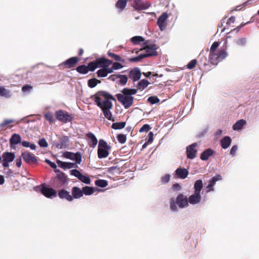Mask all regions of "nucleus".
<instances>
[{
  "label": "nucleus",
  "instance_id": "nucleus-10",
  "mask_svg": "<svg viewBox=\"0 0 259 259\" xmlns=\"http://www.w3.org/2000/svg\"><path fill=\"white\" fill-rule=\"evenodd\" d=\"M79 61L76 57L70 58L63 62L60 65H64L65 68L69 69L74 67Z\"/></svg>",
  "mask_w": 259,
  "mask_h": 259
},
{
  "label": "nucleus",
  "instance_id": "nucleus-17",
  "mask_svg": "<svg viewBox=\"0 0 259 259\" xmlns=\"http://www.w3.org/2000/svg\"><path fill=\"white\" fill-rule=\"evenodd\" d=\"M188 200V203L189 202L191 204H196L199 203L201 200L200 194L194 193V194L189 196Z\"/></svg>",
  "mask_w": 259,
  "mask_h": 259
},
{
  "label": "nucleus",
  "instance_id": "nucleus-34",
  "mask_svg": "<svg viewBox=\"0 0 259 259\" xmlns=\"http://www.w3.org/2000/svg\"><path fill=\"white\" fill-rule=\"evenodd\" d=\"M125 122H115L112 124L111 127L114 130H120L124 127Z\"/></svg>",
  "mask_w": 259,
  "mask_h": 259
},
{
  "label": "nucleus",
  "instance_id": "nucleus-12",
  "mask_svg": "<svg viewBox=\"0 0 259 259\" xmlns=\"http://www.w3.org/2000/svg\"><path fill=\"white\" fill-rule=\"evenodd\" d=\"M168 18V15L166 13H163L157 20V24L161 31L164 30L166 27V20Z\"/></svg>",
  "mask_w": 259,
  "mask_h": 259
},
{
  "label": "nucleus",
  "instance_id": "nucleus-51",
  "mask_svg": "<svg viewBox=\"0 0 259 259\" xmlns=\"http://www.w3.org/2000/svg\"><path fill=\"white\" fill-rule=\"evenodd\" d=\"M148 101L151 104H154L159 102V99L156 96H151L148 98Z\"/></svg>",
  "mask_w": 259,
  "mask_h": 259
},
{
  "label": "nucleus",
  "instance_id": "nucleus-41",
  "mask_svg": "<svg viewBox=\"0 0 259 259\" xmlns=\"http://www.w3.org/2000/svg\"><path fill=\"white\" fill-rule=\"evenodd\" d=\"M95 185L101 188H104L108 185V182L104 180H97L95 181Z\"/></svg>",
  "mask_w": 259,
  "mask_h": 259
},
{
  "label": "nucleus",
  "instance_id": "nucleus-35",
  "mask_svg": "<svg viewBox=\"0 0 259 259\" xmlns=\"http://www.w3.org/2000/svg\"><path fill=\"white\" fill-rule=\"evenodd\" d=\"M76 70L80 74H87L88 72L87 67L85 65H79L76 67Z\"/></svg>",
  "mask_w": 259,
  "mask_h": 259
},
{
  "label": "nucleus",
  "instance_id": "nucleus-33",
  "mask_svg": "<svg viewBox=\"0 0 259 259\" xmlns=\"http://www.w3.org/2000/svg\"><path fill=\"white\" fill-rule=\"evenodd\" d=\"M107 55L110 58L113 59L116 61H119L121 62H124V60L122 58H121L119 55H117L113 53H112L110 51H108L107 53Z\"/></svg>",
  "mask_w": 259,
  "mask_h": 259
},
{
  "label": "nucleus",
  "instance_id": "nucleus-53",
  "mask_svg": "<svg viewBox=\"0 0 259 259\" xmlns=\"http://www.w3.org/2000/svg\"><path fill=\"white\" fill-rule=\"evenodd\" d=\"M151 129V127L149 124H145L143 125L142 127H141V128L139 130V132L140 133L142 132H147Z\"/></svg>",
  "mask_w": 259,
  "mask_h": 259
},
{
  "label": "nucleus",
  "instance_id": "nucleus-21",
  "mask_svg": "<svg viewBox=\"0 0 259 259\" xmlns=\"http://www.w3.org/2000/svg\"><path fill=\"white\" fill-rule=\"evenodd\" d=\"M21 136L19 134H14L10 139V144L12 147L13 145H16L21 143Z\"/></svg>",
  "mask_w": 259,
  "mask_h": 259
},
{
  "label": "nucleus",
  "instance_id": "nucleus-43",
  "mask_svg": "<svg viewBox=\"0 0 259 259\" xmlns=\"http://www.w3.org/2000/svg\"><path fill=\"white\" fill-rule=\"evenodd\" d=\"M97 75L98 77H105L107 76L106 70L104 67L98 70L97 71Z\"/></svg>",
  "mask_w": 259,
  "mask_h": 259
},
{
  "label": "nucleus",
  "instance_id": "nucleus-47",
  "mask_svg": "<svg viewBox=\"0 0 259 259\" xmlns=\"http://www.w3.org/2000/svg\"><path fill=\"white\" fill-rule=\"evenodd\" d=\"M118 141L121 144H124L126 141V135L124 134H119L117 136Z\"/></svg>",
  "mask_w": 259,
  "mask_h": 259
},
{
  "label": "nucleus",
  "instance_id": "nucleus-42",
  "mask_svg": "<svg viewBox=\"0 0 259 259\" xmlns=\"http://www.w3.org/2000/svg\"><path fill=\"white\" fill-rule=\"evenodd\" d=\"M218 56L220 59V61L225 59L228 55V54L225 49H222L218 52Z\"/></svg>",
  "mask_w": 259,
  "mask_h": 259
},
{
  "label": "nucleus",
  "instance_id": "nucleus-16",
  "mask_svg": "<svg viewBox=\"0 0 259 259\" xmlns=\"http://www.w3.org/2000/svg\"><path fill=\"white\" fill-rule=\"evenodd\" d=\"M175 173L177 176V178L184 179L187 177L189 171L186 168L179 167L175 171Z\"/></svg>",
  "mask_w": 259,
  "mask_h": 259
},
{
  "label": "nucleus",
  "instance_id": "nucleus-9",
  "mask_svg": "<svg viewBox=\"0 0 259 259\" xmlns=\"http://www.w3.org/2000/svg\"><path fill=\"white\" fill-rule=\"evenodd\" d=\"M150 6V4L148 2L144 3L141 0H135L133 4V7L137 10H146Z\"/></svg>",
  "mask_w": 259,
  "mask_h": 259
},
{
  "label": "nucleus",
  "instance_id": "nucleus-56",
  "mask_svg": "<svg viewBox=\"0 0 259 259\" xmlns=\"http://www.w3.org/2000/svg\"><path fill=\"white\" fill-rule=\"evenodd\" d=\"M170 176L169 174H166L161 178V182L163 184L167 183L170 180Z\"/></svg>",
  "mask_w": 259,
  "mask_h": 259
},
{
  "label": "nucleus",
  "instance_id": "nucleus-62",
  "mask_svg": "<svg viewBox=\"0 0 259 259\" xmlns=\"http://www.w3.org/2000/svg\"><path fill=\"white\" fill-rule=\"evenodd\" d=\"M109 65H108V64H106V65L105 66H104L105 69L106 70V73H107V75L108 74H109V73H112L113 72V70H114L113 67H112V68H109Z\"/></svg>",
  "mask_w": 259,
  "mask_h": 259
},
{
  "label": "nucleus",
  "instance_id": "nucleus-15",
  "mask_svg": "<svg viewBox=\"0 0 259 259\" xmlns=\"http://www.w3.org/2000/svg\"><path fill=\"white\" fill-rule=\"evenodd\" d=\"M58 195L61 199H66L68 201L73 200V197L70 194V193L65 189H61L59 191Z\"/></svg>",
  "mask_w": 259,
  "mask_h": 259
},
{
  "label": "nucleus",
  "instance_id": "nucleus-50",
  "mask_svg": "<svg viewBox=\"0 0 259 259\" xmlns=\"http://www.w3.org/2000/svg\"><path fill=\"white\" fill-rule=\"evenodd\" d=\"M197 61L196 59L191 60L187 65V67L189 69H192L195 68L197 64Z\"/></svg>",
  "mask_w": 259,
  "mask_h": 259
},
{
  "label": "nucleus",
  "instance_id": "nucleus-23",
  "mask_svg": "<svg viewBox=\"0 0 259 259\" xmlns=\"http://www.w3.org/2000/svg\"><path fill=\"white\" fill-rule=\"evenodd\" d=\"M86 137L91 140L92 143V144L90 142L89 143L90 146L95 148L98 143V140L96 136L92 133L89 132L86 134Z\"/></svg>",
  "mask_w": 259,
  "mask_h": 259
},
{
  "label": "nucleus",
  "instance_id": "nucleus-64",
  "mask_svg": "<svg viewBox=\"0 0 259 259\" xmlns=\"http://www.w3.org/2000/svg\"><path fill=\"white\" fill-rule=\"evenodd\" d=\"M45 161L47 163L49 164V165L52 168H56L57 167V166H56V164L54 162H53L51 161L50 160H49L48 159H46Z\"/></svg>",
  "mask_w": 259,
  "mask_h": 259
},
{
  "label": "nucleus",
  "instance_id": "nucleus-63",
  "mask_svg": "<svg viewBox=\"0 0 259 259\" xmlns=\"http://www.w3.org/2000/svg\"><path fill=\"white\" fill-rule=\"evenodd\" d=\"M237 146L236 145H234L233 146H232V147L231 148V150H230V154L233 155V156H234L235 155V153L237 150Z\"/></svg>",
  "mask_w": 259,
  "mask_h": 259
},
{
  "label": "nucleus",
  "instance_id": "nucleus-8",
  "mask_svg": "<svg viewBox=\"0 0 259 259\" xmlns=\"http://www.w3.org/2000/svg\"><path fill=\"white\" fill-rule=\"evenodd\" d=\"M176 203L180 208H184L188 206V200L183 194H179L176 198Z\"/></svg>",
  "mask_w": 259,
  "mask_h": 259
},
{
  "label": "nucleus",
  "instance_id": "nucleus-59",
  "mask_svg": "<svg viewBox=\"0 0 259 259\" xmlns=\"http://www.w3.org/2000/svg\"><path fill=\"white\" fill-rule=\"evenodd\" d=\"M176 201L175 202L174 200H171L170 203V208L172 211H176L177 210V207L176 206Z\"/></svg>",
  "mask_w": 259,
  "mask_h": 259
},
{
  "label": "nucleus",
  "instance_id": "nucleus-19",
  "mask_svg": "<svg viewBox=\"0 0 259 259\" xmlns=\"http://www.w3.org/2000/svg\"><path fill=\"white\" fill-rule=\"evenodd\" d=\"M72 197L73 199H78L82 197V191L79 187L74 186L72 188Z\"/></svg>",
  "mask_w": 259,
  "mask_h": 259
},
{
  "label": "nucleus",
  "instance_id": "nucleus-36",
  "mask_svg": "<svg viewBox=\"0 0 259 259\" xmlns=\"http://www.w3.org/2000/svg\"><path fill=\"white\" fill-rule=\"evenodd\" d=\"M0 96L6 98H9L11 96L10 92L4 87L0 86Z\"/></svg>",
  "mask_w": 259,
  "mask_h": 259
},
{
  "label": "nucleus",
  "instance_id": "nucleus-29",
  "mask_svg": "<svg viewBox=\"0 0 259 259\" xmlns=\"http://www.w3.org/2000/svg\"><path fill=\"white\" fill-rule=\"evenodd\" d=\"M149 82L146 79H142L137 84V90H143L149 84Z\"/></svg>",
  "mask_w": 259,
  "mask_h": 259
},
{
  "label": "nucleus",
  "instance_id": "nucleus-61",
  "mask_svg": "<svg viewBox=\"0 0 259 259\" xmlns=\"http://www.w3.org/2000/svg\"><path fill=\"white\" fill-rule=\"evenodd\" d=\"M46 119L48 120L50 123H52L54 120V116L53 114H44Z\"/></svg>",
  "mask_w": 259,
  "mask_h": 259
},
{
  "label": "nucleus",
  "instance_id": "nucleus-6",
  "mask_svg": "<svg viewBox=\"0 0 259 259\" xmlns=\"http://www.w3.org/2000/svg\"><path fill=\"white\" fill-rule=\"evenodd\" d=\"M40 192L45 197L51 198L52 196H56L57 192L54 189L47 187L45 184L41 185Z\"/></svg>",
  "mask_w": 259,
  "mask_h": 259
},
{
  "label": "nucleus",
  "instance_id": "nucleus-11",
  "mask_svg": "<svg viewBox=\"0 0 259 259\" xmlns=\"http://www.w3.org/2000/svg\"><path fill=\"white\" fill-rule=\"evenodd\" d=\"M197 145V143H194L186 148L187 156L188 158L192 159L196 157L197 150L195 149V147Z\"/></svg>",
  "mask_w": 259,
  "mask_h": 259
},
{
  "label": "nucleus",
  "instance_id": "nucleus-18",
  "mask_svg": "<svg viewBox=\"0 0 259 259\" xmlns=\"http://www.w3.org/2000/svg\"><path fill=\"white\" fill-rule=\"evenodd\" d=\"M56 118L66 123L71 121L73 118L72 114H56Z\"/></svg>",
  "mask_w": 259,
  "mask_h": 259
},
{
  "label": "nucleus",
  "instance_id": "nucleus-28",
  "mask_svg": "<svg viewBox=\"0 0 259 259\" xmlns=\"http://www.w3.org/2000/svg\"><path fill=\"white\" fill-rule=\"evenodd\" d=\"M246 124V121L244 119L238 120L233 126V129L235 131H238L243 127V126Z\"/></svg>",
  "mask_w": 259,
  "mask_h": 259
},
{
  "label": "nucleus",
  "instance_id": "nucleus-4",
  "mask_svg": "<svg viewBox=\"0 0 259 259\" xmlns=\"http://www.w3.org/2000/svg\"><path fill=\"white\" fill-rule=\"evenodd\" d=\"M67 182V179L65 174L61 172L57 175L54 180L53 185L55 188H59L66 184Z\"/></svg>",
  "mask_w": 259,
  "mask_h": 259
},
{
  "label": "nucleus",
  "instance_id": "nucleus-13",
  "mask_svg": "<svg viewBox=\"0 0 259 259\" xmlns=\"http://www.w3.org/2000/svg\"><path fill=\"white\" fill-rule=\"evenodd\" d=\"M97 68H104L106 64L111 65L112 63L111 60L106 59L104 57L99 58L94 61Z\"/></svg>",
  "mask_w": 259,
  "mask_h": 259
},
{
  "label": "nucleus",
  "instance_id": "nucleus-7",
  "mask_svg": "<svg viewBox=\"0 0 259 259\" xmlns=\"http://www.w3.org/2000/svg\"><path fill=\"white\" fill-rule=\"evenodd\" d=\"M22 157L24 160L29 164H35L37 160L35 156L28 152H24L22 153Z\"/></svg>",
  "mask_w": 259,
  "mask_h": 259
},
{
  "label": "nucleus",
  "instance_id": "nucleus-52",
  "mask_svg": "<svg viewBox=\"0 0 259 259\" xmlns=\"http://www.w3.org/2000/svg\"><path fill=\"white\" fill-rule=\"evenodd\" d=\"M219 45H220L219 42H218V41H214L212 44V45H211V46L210 47V50H209V52L213 53V52H215L216 50L219 47Z\"/></svg>",
  "mask_w": 259,
  "mask_h": 259
},
{
  "label": "nucleus",
  "instance_id": "nucleus-5",
  "mask_svg": "<svg viewBox=\"0 0 259 259\" xmlns=\"http://www.w3.org/2000/svg\"><path fill=\"white\" fill-rule=\"evenodd\" d=\"M70 174L71 175L77 178L81 182L86 184H90L91 181L90 178L83 175L79 170L76 169H72L70 171Z\"/></svg>",
  "mask_w": 259,
  "mask_h": 259
},
{
  "label": "nucleus",
  "instance_id": "nucleus-1",
  "mask_svg": "<svg viewBox=\"0 0 259 259\" xmlns=\"http://www.w3.org/2000/svg\"><path fill=\"white\" fill-rule=\"evenodd\" d=\"M92 98L103 113H111L110 109L112 107L111 100L115 101V99L111 95L105 91H99Z\"/></svg>",
  "mask_w": 259,
  "mask_h": 259
},
{
  "label": "nucleus",
  "instance_id": "nucleus-58",
  "mask_svg": "<svg viewBox=\"0 0 259 259\" xmlns=\"http://www.w3.org/2000/svg\"><path fill=\"white\" fill-rule=\"evenodd\" d=\"M123 66L120 63L114 62L112 64V67L114 70H117L123 68Z\"/></svg>",
  "mask_w": 259,
  "mask_h": 259
},
{
  "label": "nucleus",
  "instance_id": "nucleus-37",
  "mask_svg": "<svg viewBox=\"0 0 259 259\" xmlns=\"http://www.w3.org/2000/svg\"><path fill=\"white\" fill-rule=\"evenodd\" d=\"M117 77L119 78V83L122 85L126 84L128 78L125 75L118 74Z\"/></svg>",
  "mask_w": 259,
  "mask_h": 259
},
{
  "label": "nucleus",
  "instance_id": "nucleus-22",
  "mask_svg": "<svg viewBox=\"0 0 259 259\" xmlns=\"http://www.w3.org/2000/svg\"><path fill=\"white\" fill-rule=\"evenodd\" d=\"M214 152V151L211 149H207L201 153L200 159L202 160H206L213 154Z\"/></svg>",
  "mask_w": 259,
  "mask_h": 259
},
{
  "label": "nucleus",
  "instance_id": "nucleus-20",
  "mask_svg": "<svg viewBox=\"0 0 259 259\" xmlns=\"http://www.w3.org/2000/svg\"><path fill=\"white\" fill-rule=\"evenodd\" d=\"M208 59L210 63L213 65L217 64L220 61L218 53L215 52H209Z\"/></svg>",
  "mask_w": 259,
  "mask_h": 259
},
{
  "label": "nucleus",
  "instance_id": "nucleus-57",
  "mask_svg": "<svg viewBox=\"0 0 259 259\" xmlns=\"http://www.w3.org/2000/svg\"><path fill=\"white\" fill-rule=\"evenodd\" d=\"M57 163L58 164V166L63 169L67 168V165L66 162H63L59 160H57Z\"/></svg>",
  "mask_w": 259,
  "mask_h": 259
},
{
  "label": "nucleus",
  "instance_id": "nucleus-30",
  "mask_svg": "<svg viewBox=\"0 0 259 259\" xmlns=\"http://www.w3.org/2000/svg\"><path fill=\"white\" fill-rule=\"evenodd\" d=\"M127 2V0H118L116 2L115 6L116 8L119 9L120 11H122L125 8Z\"/></svg>",
  "mask_w": 259,
  "mask_h": 259
},
{
  "label": "nucleus",
  "instance_id": "nucleus-54",
  "mask_svg": "<svg viewBox=\"0 0 259 259\" xmlns=\"http://www.w3.org/2000/svg\"><path fill=\"white\" fill-rule=\"evenodd\" d=\"M38 144L39 146L41 147L46 148L48 146V143L44 138L41 139L40 140H39Z\"/></svg>",
  "mask_w": 259,
  "mask_h": 259
},
{
  "label": "nucleus",
  "instance_id": "nucleus-24",
  "mask_svg": "<svg viewBox=\"0 0 259 259\" xmlns=\"http://www.w3.org/2000/svg\"><path fill=\"white\" fill-rule=\"evenodd\" d=\"M232 140L229 136H225L221 141V145L223 149L228 148L231 145Z\"/></svg>",
  "mask_w": 259,
  "mask_h": 259
},
{
  "label": "nucleus",
  "instance_id": "nucleus-45",
  "mask_svg": "<svg viewBox=\"0 0 259 259\" xmlns=\"http://www.w3.org/2000/svg\"><path fill=\"white\" fill-rule=\"evenodd\" d=\"M21 144L24 147H30L32 150H35L36 149V146L34 144H30V143L27 141H22Z\"/></svg>",
  "mask_w": 259,
  "mask_h": 259
},
{
  "label": "nucleus",
  "instance_id": "nucleus-49",
  "mask_svg": "<svg viewBox=\"0 0 259 259\" xmlns=\"http://www.w3.org/2000/svg\"><path fill=\"white\" fill-rule=\"evenodd\" d=\"M222 177L220 175H217L213 177L209 181V184L212 185L213 186L215 184L217 181H219L221 179Z\"/></svg>",
  "mask_w": 259,
  "mask_h": 259
},
{
  "label": "nucleus",
  "instance_id": "nucleus-25",
  "mask_svg": "<svg viewBox=\"0 0 259 259\" xmlns=\"http://www.w3.org/2000/svg\"><path fill=\"white\" fill-rule=\"evenodd\" d=\"M110 149L98 148V156L100 159L104 158L109 155V151Z\"/></svg>",
  "mask_w": 259,
  "mask_h": 259
},
{
  "label": "nucleus",
  "instance_id": "nucleus-60",
  "mask_svg": "<svg viewBox=\"0 0 259 259\" xmlns=\"http://www.w3.org/2000/svg\"><path fill=\"white\" fill-rule=\"evenodd\" d=\"M74 154V153H72L71 152H65L64 155V157H66V158L70 159L71 160H73Z\"/></svg>",
  "mask_w": 259,
  "mask_h": 259
},
{
  "label": "nucleus",
  "instance_id": "nucleus-44",
  "mask_svg": "<svg viewBox=\"0 0 259 259\" xmlns=\"http://www.w3.org/2000/svg\"><path fill=\"white\" fill-rule=\"evenodd\" d=\"M73 158V160H75L76 161V164H80L81 162V154L80 152H76V153H74Z\"/></svg>",
  "mask_w": 259,
  "mask_h": 259
},
{
  "label": "nucleus",
  "instance_id": "nucleus-40",
  "mask_svg": "<svg viewBox=\"0 0 259 259\" xmlns=\"http://www.w3.org/2000/svg\"><path fill=\"white\" fill-rule=\"evenodd\" d=\"M235 42L237 46L243 47L246 44V39L245 37H240L235 39Z\"/></svg>",
  "mask_w": 259,
  "mask_h": 259
},
{
  "label": "nucleus",
  "instance_id": "nucleus-55",
  "mask_svg": "<svg viewBox=\"0 0 259 259\" xmlns=\"http://www.w3.org/2000/svg\"><path fill=\"white\" fill-rule=\"evenodd\" d=\"M32 89V87L29 84L24 85L22 88V91L24 93L29 92Z\"/></svg>",
  "mask_w": 259,
  "mask_h": 259
},
{
  "label": "nucleus",
  "instance_id": "nucleus-32",
  "mask_svg": "<svg viewBox=\"0 0 259 259\" xmlns=\"http://www.w3.org/2000/svg\"><path fill=\"white\" fill-rule=\"evenodd\" d=\"M100 83L101 81L96 78H91L88 81V85L91 88H95L98 83Z\"/></svg>",
  "mask_w": 259,
  "mask_h": 259
},
{
  "label": "nucleus",
  "instance_id": "nucleus-38",
  "mask_svg": "<svg viewBox=\"0 0 259 259\" xmlns=\"http://www.w3.org/2000/svg\"><path fill=\"white\" fill-rule=\"evenodd\" d=\"M145 39L141 36H136L133 37L131 40L134 45L139 44L140 42L144 41Z\"/></svg>",
  "mask_w": 259,
  "mask_h": 259
},
{
  "label": "nucleus",
  "instance_id": "nucleus-39",
  "mask_svg": "<svg viewBox=\"0 0 259 259\" xmlns=\"http://www.w3.org/2000/svg\"><path fill=\"white\" fill-rule=\"evenodd\" d=\"M98 148L111 149V147L104 140L100 139L99 142Z\"/></svg>",
  "mask_w": 259,
  "mask_h": 259
},
{
  "label": "nucleus",
  "instance_id": "nucleus-27",
  "mask_svg": "<svg viewBox=\"0 0 259 259\" xmlns=\"http://www.w3.org/2000/svg\"><path fill=\"white\" fill-rule=\"evenodd\" d=\"M194 193L200 194V191L203 187V183L201 180H197L194 184Z\"/></svg>",
  "mask_w": 259,
  "mask_h": 259
},
{
  "label": "nucleus",
  "instance_id": "nucleus-26",
  "mask_svg": "<svg viewBox=\"0 0 259 259\" xmlns=\"http://www.w3.org/2000/svg\"><path fill=\"white\" fill-rule=\"evenodd\" d=\"M2 157L4 160L10 162L14 160L15 156L13 153L6 152L3 153Z\"/></svg>",
  "mask_w": 259,
  "mask_h": 259
},
{
  "label": "nucleus",
  "instance_id": "nucleus-31",
  "mask_svg": "<svg viewBox=\"0 0 259 259\" xmlns=\"http://www.w3.org/2000/svg\"><path fill=\"white\" fill-rule=\"evenodd\" d=\"M82 195H91L93 194L94 192V189L92 187L84 186L82 189Z\"/></svg>",
  "mask_w": 259,
  "mask_h": 259
},
{
  "label": "nucleus",
  "instance_id": "nucleus-46",
  "mask_svg": "<svg viewBox=\"0 0 259 259\" xmlns=\"http://www.w3.org/2000/svg\"><path fill=\"white\" fill-rule=\"evenodd\" d=\"M146 55H144L143 54H140L138 56L133 57L129 59L130 62H138L141 61L142 59L145 58Z\"/></svg>",
  "mask_w": 259,
  "mask_h": 259
},
{
  "label": "nucleus",
  "instance_id": "nucleus-3",
  "mask_svg": "<svg viewBox=\"0 0 259 259\" xmlns=\"http://www.w3.org/2000/svg\"><path fill=\"white\" fill-rule=\"evenodd\" d=\"M157 49V48L155 44H149V41H146L144 42L143 47L140 49V51H145V53L143 54L145 56L146 55L145 58H147L157 56L158 54L156 52Z\"/></svg>",
  "mask_w": 259,
  "mask_h": 259
},
{
  "label": "nucleus",
  "instance_id": "nucleus-48",
  "mask_svg": "<svg viewBox=\"0 0 259 259\" xmlns=\"http://www.w3.org/2000/svg\"><path fill=\"white\" fill-rule=\"evenodd\" d=\"M87 67L88 72L89 71H94L97 68V66L96 65L94 61L90 62L87 66Z\"/></svg>",
  "mask_w": 259,
  "mask_h": 259
},
{
  "label": "nucleus",
  "instance_id": "nucleus-14",
  "mask_svg": "<svg viewBox=\"0 0 259 259\" xmlns=\"http://www.w3.org/2000/svg\"><path fill=\"white\" fill-rule=\"evenodd\" d=\"M141 76V72L138 68H134L129 72V78L134 81L140 79Z\"/></svg>",
  "mask_w": 259,
  "mask_h": 259
},
{
  "label": "nucleus",
  "instance_id": "nucleus-2",
  "mask_svg": "<svg viewBox=\"0 0 259 259\" xmlns=\"http://www.w3.org/2000/svg\"><path fill=\"white\" fill-rule=\"evenodd\" d=\"M136 89H128L125 88L122 90L121 93L117 94L115 96L118 101L126 109L130 108L133 104L134 98L132 96L136 94Z\"/></svg>",
  "mask_w": 259,
  "mask_h": 259
}]
</instances>
